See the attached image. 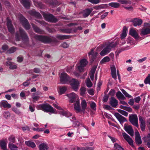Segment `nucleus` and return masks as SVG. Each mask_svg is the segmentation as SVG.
Returning <instances> with one entry per match:
<instances>
[{"label": "nucleus", "mask_w": 150, "mask_h": 150, "mask_svg": "<svg viewBox=\"0 0 150 150\" xmlns=\"http://www.w3.org/2000/svg\"><path fill=\"white\" fill-rule=\"evenodd\" d=\"M36 108L38 110H40L47 112L54 113L56 110L51 105L48 103L42 104L36 106Z\"/></svg>", "instance_id": "obj_1"}, {"label": "nucleus", "mask_w": 150, "mask_h": 150, "mask_svg": "<svg viewBox=\"0 0 150 150\" xmlns=\"http://www.w3.org/2000/svg\"><path fill=\"white\" fill-rule=\"evenodd\" d=\"M117 44V43L116 42H112L109 43L107 44L106 47L100 52V55L103 56L107 54L110 51L111 49L115 47Z\"/></svg>", "instance_id": "obj_2"}, {"label": "nucleus", "mask_w": 150, "mask_h": 150, "mask_svg": "<svg viewBox=\"0 0 150 150\" xmlns=\"http://www.w3.org/2000/svg\"><path fill=\"white\" fill-rule=\"evenodd\" d=\"M34 38L36 40L44 43L50 42L52 41V39L49 37L38 35H35Z\"/></svg>", "instance_id": "obj_3"}, {"label": "nucleus", "mask_w": 150, "mask_h": 150, "mask_svg": "<svg viewBox=\"0 0 150 150\" xmlns=\"http://www.w3.org/2000/svg\"><path fill=\"white\" fill-rule=\"evenodd\" d=\"M144 27L141 30L140 34L141 35H145L150 34V25L149 23H144Z\"/></svg>", "instance_id": "obj_4"}, {"label": "nucleus", "mask_w": 150, "mask_h": 150, "mask_svg": "<svg viewBox=\"0 0 150 150\" xmlns=\"http://www.w3.org/2000/svg\"><path fill=\"white\" fill-rule=\"evenodd\" d=\"M19 21L25 29L28 30L30 28V25L28 20L21 14H19Z\"/></svg>", "instance_id": "obj_5"}, {"label": "nucleus", "mask_w": 150, "mask_h": 150, "mask_svg": "<svg viewBox=\"0 0 150 150\" xmlns=\"http://www.w3.org/2000/svg\"><path fill=\"white\" fill-rule=\"evenodd\" d=\"M69 82L70 83V85L74 90L76 91H77L80 86V81L76 79H72L70 80Z\"/></svg>", "instance_id": "obj_6"}, {"label": "nucleus", "mask_w": 150, "mask_h": 150, "mask_svg": "<svg viewBox=\"0 0 150 150\" xmlns=\"http://www.w3.org/2000/svg\"><path fill=\"white\" fill-rule=\"evenodd\" d=\"M129 119L130 122L132 125L137 127H138V117L137 115L133 114L129 115Z\"/></svg>", "instance_id": "obj_7"}, {"label": "nucleus", "mask_w": 150, "mask_h": 150, "mask_svg": "<svg viewBox=\"0 0 150 150\" xmlns=\"http://www.w3.org/2000/svg\"><path fill=\"white\" fill-rule=\"evenodd\" d=\"M59 77L60 81L63 84H68L71 80L70 78L64 72L62 73Z\"/></svg>", "instance_id": "obj_8"}, {"label": "nucleus", "mask_w": 150, "mask_h": 150, "mask_svg": "<svg viewBox=\"0 0 150 150\" xmlns=\"http://www.w3.org/2000/svg\"><path fill=\"white\" fill-rule=\"evenodd\" d=\"M42 15L45 19L48 21L55 23L58 21V20L52 14L43 13Z\"/></svg>", "instance_id": "obj_9"}, {"label": "nucleus", "mask_w": 150, "mask_h": 150, "mask_svg": "<svg viewBox=\"0 0 150 150\" xmlns=\"http://www.w3.org/2000/svg\"><path fill=\"white\" fill-rule=\"evenodd\" d=\"M129 34L135 40H138L140 38L138 33V31L134 28H131L129 30Z\"/></svg>", "instance_id": "obj_10"}, {"label": "nucleus", "mask_w": 150, "mask_h": 150, "mask_svg": "<svg viewBox=\"0 0 150 150\" xmlns=\"http://www.w3.org/2000/svg\"><path fill=\"white\" fill-rule=\"evenodd\" d=\"M88 62V61L85 59H82L80 61V64L77 66L78 69L80 72L83 71L84 67L86 65Z\"/></svg>", "instance_id": "obj_11"}, {"label": "nucleus", "mask_w": 150, "mask_h": 150, "mask_svg": "<svg viewBox=\"0 0 150 150\" xmlns=\"http://www.w3.org/2000/svg\"><path fill=\"white\" fill-rule=\"evenodd\" d=\"M67 96L69 99V101L71 103L79 100L78 96L74 92L68 94Z\"/></svg>", "instance_id": "obj_12"}, {"label": "nucleus", "mask_w": 150, "mask_h": 150, "mask_svg": "<svg viewBox=\"0 0 150 150\" xmlns=\"http://www.w3.org/2000/svg\"><path fill=\"white\" fill-rule=\"evenodd\" d=\"M114 115L121 124L127 121L125 117L118 113H115L114 114Z\"/></svg>", "instance_id": "obj_13"}, {"label": "nucleus", "mask_w": 150, "mask_h": 150, "mask_svg": "<svg viewBox=\"0 0 150 150\" xmlns=\"http://www.w3.org/2000/svg\"><path fill=\"white\" fill-rule=\"evenodd\" d=\"M122 136L124 139L131 146L133 145V141L130 137L126 133L123 132L122 133Z\"/></svg>", "instance_id": "obj_14"}, {"label": "nucleus", "mask_w": 150, "mask_h": 150, "mask_svg": "<svg viewBox=\"0 0 150 150\" xmlns=\"http://www.w3.org/2000/svg\"><path fill=\"white\" fill-rule=\"evenodd\" d=\"M125 130L130 135L133 136L134 135V130L132 127L130 125H125Z\"/></svg>", "instance_id": "obj_15"}, {"label": "nucleus", "mask_w": 150, "mask_h": 150, "mask_svg": "<svg viewBox=\"0 0 150 150\" xmlns=\"http://www.w3.org/2000/svg\"><path fill=\"white\" fill-rule=\"evenodd\" d=\"M19 37L20 36L22 39L25 41H28V38L25 32L22 29L19 28Z\"/></svg>", "instance_id": "obj_16"}, {"label": "nucleus", "mask_w": 150, "mask_h": 150, "mask_svg": "<svg viewBox=\"0 0 150 150\" xmlns=\"http://www.w3.org/2000/svg\"><path fill=\"white\" fill-rule=\"evenodd\" d=\"M139 120L140 123V128L142 131H144L145 129L146 126L145 120L141 116H139Z\"/></svg>", "instance_id": "obj_17"}, {"label": "nucleus", "mask_w": 150, "mask_h": 150, "mask_svg": "<svg viewBox=\"0 0 150 150\" xmlns=\"http://www.w3.org/2000/svg\"><path fill=\"white\" fill-rule=\"evenodd\" d=\"M31 24L35 32L40 34H43L44 33V31L40 29L36 25L33 23H31Z\"/></svg>", "instance_id": "obj_18"}, {"label": "nucleus", "mask_w": 150, "mask_h": 150, "mask_svg": "<svg viewBox=\"0 0 150 150\" xmlns=\"http://www.w3.org/2000/svg\"><path fill=\"white\" fill-rule=\"evenodd\" d=\"M74 109L76 113L82 112L81 107H80V105L79 100L76 101L74 104Z\"/></svg>", "instance_id": "obj_19"}, {"label": "nucleus", "mask_w": 150, "mask_h": 150, "mask_svg": "<svg viewBox=\"0 0 150 150\" xmlns=\"http://www.w3.org/2000/svg\"><path fill=\"white\" fill-rule=\"evenodd\" d=\"M29 13L31 15L35 17V18L41 19L42 18L41 15L38 12H36L34 10L30 11L29 12Z\"/></svg>", "instance_id": "obj_20"}, {"label": "nucleus", "mask_w": 150, "mask_h": 150, "mask_svg": "<svg viewBox=\"0 0 150 150\" xmlns=\"http://www.w3.org/2000/svg\"><path fill=\"white\" fill-rule=\"evenodd\" d=\"M133 25L135 27L141 25L143 21L142 19L138 18H135L132 21Z\"/></svg>", "instance_id": "obj_21"}, {"label": "nucleus", "mask_w": 150, "mask_h": 150, "mask_svg": "<svg viewBox=\"0 0 150 150\" xmlns=\"http://www.w3.org/2000/svg\"><path fill=\"white\" fill-rule=\"evenodd\" d=\"M7 24L9 31L11 33H13L14 28L11 24V21L10 20H7Z\"/></svg>", "instance_id": "obj_22"}, {"label": "nucleus", "mask_w": 150, "mask_h": 150, "mask_svg": "<svg viewBox=\"0 0 150 150\" xmlns=\"http://www.w3.org/2000/svg\"><path fill=\"white\" fill-rule=\"evenodd\" d=\"M0 107H4V108H10L11 107V105L8 103L7 101L3 100L0 102Z\"/></svg>", "instance_id": "obj_23"}, {"label": "nucleus", "mask_w": 150, "mask_h": 150, "mask_svg": "<svg viewBox=\"0 0 150 150\" xmlns=\"http://www.w3.org/2000/svg\"><path fill=\"white\" fill-rule=\"evenodd\" d=\"M7 141L4 140H1L0 141V145L2 150H8L7 149Z\"/></svg>", "instance_id": "obj_24"}, {"label": "nucleus", "mask_w": 150, "mask_h": 150, "mask_svg": "<svg viewBox=\"0 0 150 150\" xmlns=\"http://www.w3.org/2000/svg\"><path fill=\"white\" fill-rule=\"evenodd\" d=\"M117 100L114 97H112L110 99V104L113 107H116L117 105Z\"/></svg>", "instance_id": "obj_25"}, {"label": "nucleus", "mask_w": 150, "mask_h": 150, "mask_svg": "<svg viewBox=\"0 0 150 150\" xmlns=\"http://www.w3.org/2000/svg\"><path fill=\"white\" fill-rule=\"evenodd\" d=\"M135 142L137 144H140L142 143V141L139 133L137 132H135Z\"/></svg>", "instance_id": "obj_26"}, {"label": "nucleus", "mask_w": 150, "mask_h": 150, "mask_svg": "<svg viewBox=\"0 0 150 150\" xmlns=\"http://www.w3.org/2000/svg\"><path fill=\"white\" fill-rule=\"evenodd\" d=\"M6 65L9 66V68L11 69H16L17 67V65L15 63L10 61L6 62Z\"/></svg>", "instance_id": "obj_27"}, {"label": "nucleus", "mask_w": 150, "mask_h": 150, "mask_svg": "<svg viewBox=\"0 0 150 150\" xmlns=\"http://www.w3.org/2000/svg\"><path fill=\"white\" fill-rule=\"evenodd\" d=\"M87 107V103L85 100H82L81 102V108L82 112L84 113Z\"/></svg>", "instance_id": "obj_28"}, {"label": "nucleus", "mask_w": 150, "mask_h": 150, "mask_svg": "<svg viewBox=\"0 0 150 150\" xmlns=\"http://www.w3.org/2000/svg\"><path fill=\"white\" fill-rule=\"evenodd\" d=\"M21 2L25 7L27 8L30 7V1L29 0H21Z\"/></svg>", "instance_id": "obj_29"}, {"label": "nucleus", "mask_w": 150, "mask_h": 150, "mask_svg": "<svg viewBox=\"0 0 150 150\" xmlns=\"http://www.w3.org/2000/svg\"><path fill=\"white\" fill-rule=\"evenodd\" d=\"M111 70L112 77L115 79H116L117 77L116 69L114 65H112L111 66Z\"/></svg>", "instance_id": "obj_30"}, {"label": "nucleus", "mask_w": 150, "mask_h": 150, "mask_svg": "<svg viewBox=\"0 0 150 150\" xmlns=\"http://www.w3.org/2000/svg\"><path fill=\"white\" fill-rule=\"evenodd\" d=\"M88 54L90 58L92 59V60H93L94 59H95L97 56V53L96 52H94L93 49H92L91 51L88 53Z\"/></svg>", "instance_id": "obj_31"}, {"label": "nucleus", "mask_w": 150, "mask_h": 150, "mask_svg": "<svg viewBox=\"0 0 150 150\" xmlns=\"http://www.w3.org/2000/svg\"><path fill=\"white\" fill-rule=\"evenodd\" d=\"M97 67L94 66L92 67V68L90 73V76L91 80L93 81L94 79V75L95 74V72L96 71V69Z\"/></svg>", "instance_id": "obj_32"}, {"label": "nucleus", "mask_w": 150, "mask_h": 150, "mask_svg": "<svg viewBox=\"0 0 150 150\" xmlns=\"http://www.w3.org/2000/svg\"><path fill=\"white\" fill-rule=\"evenodd\" d=\"M40 150H48V147L45 143H42L39 146Z\"/></svg>", "instance_id": "obj_33"}, {"label": "nucleus", "mask_w": 150, "mask_h": 150, "mask_svg": "<svg viewBox=\"0 0 150 150\" xmlns=\"http://www.w3.org/2000/svg\"><path fill=\"white\" fill-rule=\"evenodd\" d=\"M59 113L67 117H69L72 115V114L68 111H62L59 112Z\"/></svg>", "instance_id": "obj_34"}, {"label": "nucleus", "mask_w": 150, "mask_h": 150, "mask_svg": "<svg viewBox=\"0 0 150 150\" xmlns=\"http://www.w3.org/2000/svg\"><path fill=\"white\" fill-rule=\"evenodd\" d=\"M116 96L117 98L119 100L122 99L124 100L126 99V98L120 91L117 92L116 93Z\"/></svg>", "instance_id": "obj_35"}, {"label": "nucleus", "mask_w": 150, "mask_h": 150, "mask_svg": "<svg viewBox=\"0 0 150 150\" xmlns=\"http://www.w3.org/2000/svg\"><path fill=\"white\" fill-rule=\"evenodd\" d=\"M25 143L27 146L32 148H34L36 146L35 143L34 142L30 141L25 142Z\"/></svg>", "instance_id": "obj_36"}, {"label": "nucleus", "mask_w": 150, "mask_h": 150, "mask_svg": "<svg viewBox=\"0 0 150 150\" xmlns=\"http://www.w3.org/2000/svg\"><path fill=\"white\" fill-rule=\"evenodd\" d=\"M92 11V10L86 9L84 10L83 12V15L85 17H87L90 14Z\"/></svg>", "instance_id": "obj_37"}, {"label": "nucleus", "mask_w": 150, "mask_h": 150, "mask_svg": "<svg viewBox=\"0 0 150 150\" xmlns=\"http://www.w3.org/2000/svg\"><path fill=\"white\" fill-rule=\"evenodd\" d=\"M127 29L125 27H124L122 33L121 35V39H123L126 37L127 35Z\"/></svg>", "instance_id": "obj_38"}, {"label": "nucleus", "mask_w": 150, "mask_h": 150, "mask_svg": "<svg viewBox=\"0 0 150 150\" xmlns=\"http://www.w3.org/2000/svg\"><path fill=\"white\" fill-rule=\"evenodd\" d=\"M109 6L115 8H118L120 6V4L117 2H111L109 4Z\"/></svg>", "instance_id": "obj_39"}, {"label": "nucleus", "mask_w": 150, "mask_h": 150, "mask_svg": "<svg viewBox=\"0 0 150 150\" xmlns=\"http://www.w3.org/2000/svg\"><path fill=\"white\" fill-rule=\"evenodd\" d=\"M57 37L59 39L62 40L69 38L70 37L69 35H58Z\"/></svg>", "instance_id": "obj_40"}, {"label": "nucleus", "mask_w": 150, "mask_h": 150, "mask_svg": "<svg viewBox=\"0 0 150 150\" xmlns=\"http://www.w3.org/2000/svg\"><path fill=\"white\" fill-rule=\"evenodd\" d=\"M8 146L11 150H18V147L12 143H9Z\"/></svg>", "instance_id": "obj_41"}, {"label": "nucleus", "mask_w": 150, "mask_h": 150, "mask_svg": "<svg viewBox=\"0 0 150 150\" xmlns=\"http://www.w3.org/2000/svg\"><path fill=\"white\" fill-rule=\"evenodd\" d=\"M117 1L122 4L127 5L131 4V2L129 0H117Z\"/></svg>", "instance_id": "obj_42"}, {"label": "nucleus", "mask_w": 150, "mask_h": 150, "mask_svg": "<svg viewBox=\"0 0 150 150\" xmlns=\"http://www.w3.org/2000/svg\"><path fill=\"white\" fill-rule=\"evenodd\" d=\"M110 60V58L106 56L103 58L100 61V63L101 64H103L104 63L109 62Z\"/></svg>", "instance_id": "obj_43"}, {"label": "nucleus", "mask_w": 150, "mask_h": 150, "mask_svg": "<svg viewBox=\"0 0 150 150\" xmlns=\"http://www.w3.org/2000/svg\"><path fill=\"white\" fill-rule=\"evenodd\" d=\"M59 93L60 94H62L66 91L67 88L65 86H60L59 87Z\"/></svg>", "instance_id": "obj_44"}, {"label": "nucleus", "mask_w": 150, "mask_h": 150, "mask_svg": "<svg viewBox=\"0 0 150 150\" xmlns=\"http://www.w3.org/2000/svg\"><path fill=\"white\" fill-rule=\"evenodd\" d=\"M87 86L88 87H91L92 85V83L90 81L89 78H88L86 82Z\"/></svg>", "instance_id": "obj_45"}, {"label": "nucleus", "mask_w": 150, "mask_h": 150, "mask_svg": "<svg viewBox=\"0 0 150 150\" xmlns=\"http://www.w3.org/2000/svg\"><path fill=\"white\" fill-rule=\"evenodd\" d=\"M114 148L118 149V150H124L122 147L120 145L118 144L117 143H115L114 145Z\"/></svg>", "instance_id": "obj_46"}, {"label": "nucleus", "mask_w": 150, "mask_h": 150, "mask_svg": "<svg viewBox=\"0 0 150 150\" xmlns=\"http://www.w3.org/2000/svg\"><path fill=\"white\" fill-rule=\"evenodd\" d=\"M33 2L34 4L35 5L38 7H42V3L38 2L37 0H33Z\"/></svg>", "instance_id": "obj_47"}, {"label": "nucleus", "mask_w": 150, "mask_h": 150, "mask_svg": "<svg viewBox=\"0 0 150 150\" xmlns=\"http://www.w3.org/2000/svg\"><path fill=\"white\" fill-rule=\"evenodd\" d=\"M121 91L126 97H127L129 98H130L132 97V96L129 94L124 89H122Z\"/></svg>", "instance_id": "obj_48"}, {"label": "nucleus", "mask_w": 150, "mask_h": 150, "mask_svg": "<svg viewBox=\"0 0 150 150\" xmlns=\"http://www.w3.org/2000/svg\"><path fill=\"white\" fill-rule=\"evenodd\" d=\"M86 88L84 87H81L80 89V91H81L80 94L82 96H83L85 94V92L86 91Z\"/></svg>", "instance_id": "obj_49"}, {"label": "nucleus", "mask_w": 150, "mask_h": 150, "mask_svg": "<svg viewBox=\"0 0 150 150\" xmlns=\"http://www.w3.org/2000/svg\"><path fill=\"white\" fill-rule=\"evenodd\" d=\"M118 112L120 113L125 116L127 117L128 116V113L125 111L120 109L118 110Z\"/></svg>", "instance_id": "obj_50"}, {"label": "nucleus", "mask_w": 150, "mask_h": 150, "mask_svg": "<svg viewBox=\"0 0 150 150\" xmlns=\"http://www.w3.org/2000/svg\"><path fill=\"white\" fill-rule=\"evenodd\" d=\"M144 83L145 84H150V75H148L145 79L144 81Z\"/></svg>", "instance_id": "obj_51"}, {"label": "nucleus", "mask_w": 150, "mask_h": 150, "mask_svg": "<svg viewBox=\"0 0 150 150\" xmlns=\"http://www.w3.org/2000/svg\"><path fill=\"white\" fill-rule=\"evenodd\" d=\"M88 1L93 4H96L99 3L100 0H88Z\"/></svg>", "instance_id": "obj_52"}, {"label": "nucleus", "mask_w": 150, "mask_h": 150, "mask_svg": "<svg viewBox=\"0 0 150 150\" xmlns=\"http://www.w3.org/2000/svg\"><path fill=\"white\" fill-rule=\"evenodd\" d=\"M16 48L15 47H12L8 51V52L9 53H13L16 51Z\"/></svg>", "instance_id": "obj_53"}, {"label": "nucleus", "mask_w": 150, "mask_h": 150, "mask_svg": "<svg viewBox=\"0 0 150 150\" xmlns=\"http://www.w3.org/2000/svg\"><path fill=\"white\" fill-rule=\"evenodd\" d=\"M144 140L145 142H150V134H149L147 136L145 137Z\"/></svg>", "instance_id": "obj_54"}, {"label": "nucleus", "mask_w": 150, "mask_h": 150, "mask_svg": "<svg viewBox=\"0 0 150 150\" xmlns=\"http://www.w3.org/2000/svg\"><path fill=\"white\" fill-rule=\"evenodd\" d=\"M26 92L24 91H23L21 92L20 94V96L21 99H25L26 98V96H25V92Z\"/></svg>", "instance_id": "obj_55"}, {"label": "nucleus", "mask_w": 150, "mask_h": 150, "mask_svg": "<svg viewBox=\"0 0 150 150\" xmlns=\"http://www.w3.org/2000/svg\"><path fill=\"white\" fill-rule=\"evenodd\" d=\"M3 115L5 118H7L10 117V114L9 112H6L4 113Z\"/></svg>", "instance_id": "obj_56"}, {"label": "nucleus", "mask_w": 150, "mask_h": 150, "mask_svg": "<svg viewBox=\"0 0 150 150\" xmlns=\"http://www.w3.org/2000/svg\"><path fill=\"white\" fill-rule=\"evenodd\" d=\"M29 108L31 112H34L35 110V106L33 104L30 105Z\"/></svg>", "instance_id": "obj_57"}, {"label": "nucleus", "mask_w": 150, "mask_h": 150, "mask_svg": "<svg viewBox=\"0 0 150 150\" xmlns=\"http://www.w3.org/2000/svg\"><path fill=\"white\" fill-rule=\"evenodd\" d=\"M90 107L93 110H96V105L94 102H92L90 104Z\"/></svg>", "instance_id": "obj_58"}, {"label": "nucleus", "mask_w": 150, "mask_h": 150, "mask_svg": "<svg viewBox=\"0 0 150 150\" xmlns=\"http://www.w3.org/2000/svg\"><path fill=\"white\" fill-rule=\"evenodd\" d=\"M61 46L64 48H66L69 46L68 44L66 42H64L61 44Z\"/></svg>", "instance_id": "obj_59"}, {"label": "nucleus", "mask_w": 150, "mask_h": 150, "mask_svg": "<svg viewBox=\"0 0 150 150\" xmlns=\"http://www.w3.org/2000/svg\"><path fill=\"white\" fill-rule=\"evenodd\" d=\"M103 108L105 109L110 110L111 109V107L108 105H103Z\"/></svg>", "instance_id": "obj_60"}, {"label": "nucleus", "mask_w": 150, "mask_h": 150, "mask_svg": "<svg viewBox=\"0 0 150 150\" xmlns=\"http://www.w3.org/2000/svg\"><path fill=\"white\" fill-rule=\"evenodd\" d=\"M88 92V93L91 95H93L94 94V90L93 89H90Z\"/></svg>", "instance_id": "obj_61"}, {"label": "nucleus", "mask_w": 150, "mask_h": 150, "mask_svg": "<svg viewBox=\"0 0 150 150\" xmlns=\"http://www.w3.org/2000/svg\"><path fill=\"white\" fill-rule=\"evenodd\" d=\"M80 125H82L81 124L80 122L79 121H76L74 123L73 125L75 127H78Z\"/></svg>", "instance_id": "obj_62"}, {"label": "nucleus", "mask_w": 150, "mask_h": 150, "mask_svg": "<svg viewBox=\"0 0 150 150\" xmlns=\"http://www.w3.org/2000/svg\"><path fill=\"white\" fill-rule=\"evenodd\" d=\"M134 100H135V102L136 103H139L140 100L141 98L139 96H138L134 98Z\"/></svg>", "instance_id": "obj_63"}, {"label": "nucleus", "mask_w": 150, "mask_h": 150, "mask_svg": "<svg viewBox=\"0 0 150 150\" xmlns=\"http://www.w3.org/2000/svg\"><path fill=\"white\" fill-rule=\"evenodd\" d=\"M50 3L53 5L56 4L57 3L56 0H49Z\"/></svg>", "instance_id": "obj_64"}]
</instances>
